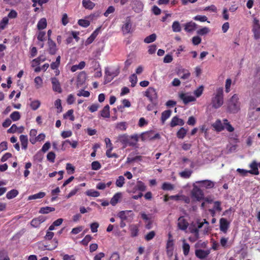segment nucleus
<instances>
[{"instance_id":"obj_9","label":"nucleus","mask_w":260,"mask_h":260,"mask_svg":"<svg viewBox=\"0 0 260 260\" xmlns=\"http://www.w3.org/2000/svg\"><path fill=\"white\" fill-rule=\"evenodd\" d=\"M230 223L226 218H221L219 220V229L221 232L226 234L230 227Z\"/></svg>"},{"instance_id":"obj_29","label":"nucleus","mask_w":260,"mask_h":260,"mask_svg":"<svg viewBox=\"0 0 260 260\" xmlns=\"http://www.w3.org/2000/svg\"><path fill=\"white\" fill-rule=\"evenodd\" d=\"M132 212L131 210L121 211L117 214V216L121 220H126L127 219V214Z\"/></svg>"},{"instance_id":"obj_56","label":"nucleus","mask_w":260,"mask_h":260,"mask_svg":"<svg viewBox=\"0 0 260 260\" xmlns=\"http://www.w3.org/2000/svg\"><path fill=\"white\" fill-rule=\"evenodd\" d=\"M204 86L203 85H201L194 91V94L196 97L199 98L202 94Z\"/></svg>"},{"instance_id":"obj_44","label":"nucleus","mask_w":260,"mask_h":260,"mask_svg":"<svg viewBox=\"0 0 260 260\" xmlns=\"http://www.w3.org/2000/svg\"><path fill=\"white\" fill-rule=\"evenodd\" d=\"M74 110L73 109H70L68 110L66 114L63 115V117L64 118H69L71 121H74L75 120V117L74 116Z\"/></svg>"},{"instance_id":"obj_45","label":"nucleus","mask_w":260,"mask_h":260,"mask_svg":"<svg viewBox=\"0 0 260 260\" xmlns=\"http://www.w3.org/2000/svg\"><path fill=\"white\" fill-rule=\"evenodd\" d=\"M161 188L164 190H172L174 188V185L168 182H164Z\"/></svg>"},{"instance_id":"obj_14","label":"nucleus","mask_w":260,"mask_h":260,"mask_svg":"<svg viewBox=\"0 0 260 260\" xmlns=\"http://www.w3.org/2000/svg\"><path fill=\"white\" fill-rule=\"evenodd\" d=\"M209 250H205L201 249H196L195 251L196 256L200 259H204L207 257L209 254Z\"/></svg>"},{"instance_id":"obj_62","label":"nucleus","mask_w":260,"mask_h":260,"mask_svg":"<svg viewBox=\"0 0 260 260\" xmlns=\"http://www.w3.org/2000/svg\"><path fill=\"white\" fill-rule=\"evenodd\" d=\"M80 188L79 186H76L73 189H72L69 193L67 196L66 198L69 199L72 196L75 195L77 192L79 190Z\"/></svg>"},{"instance_id":"obj_2","label":"nucleus","mask_w":260,"mask_h":260,"mask_svg":"<svg viewBox=\"0 0 260 260\" xmlns=\"http://www.w3.org/2000/svg\"><path fill=\"white\" fill-rule=\"evenodd\" d=\"M223 104V89L222 87L216 89L214 96L212 98L211 104L215 109L220 108Z\"/></svg>"},{"instance_id":"obj_60","label":"nucleus","mask_w":260,"mask_h":260,"mask_svg":"<svg viewBox=\"0 0 260 260\" xmlns=\"http://www.w3.org/2000/svg\"><path fill=\"white\" fill-rule=\"evenodd\" d=\"M178 122H179L178 117L177 116L173 117L170 122V126L172 127H175V126L178 125Z\"/></svg>"},{"instance_id":"obj_7","label":"nucleus","mask_w":260,"mask_h":260,"mask_svg":"<svg viewBox=\"0 0 260 260\" xmlns=\"http://www.w3.org/2000/svg\"><path fill=\"white\" fill-rule=\"evenodd\" d=\"M145 95L148 98L149 100L153 103L157 99V94L156 90L151 87L147 88L145 92Z\"/></svg>"},{"instance_id":"obj_61","label":"nucleus","mask_w":260,"mask_h":260,"mask_svg":"<svg viewBox=\"0 0 260 260\" xmlns=\"http://www.w3.org/2000/svg\"><path fill=\"white\" fill-rule=\"evenodd\" d=\"M46 60V58L43 55H40L37 58L33 59L32 62L35 63L36 65H38L41 62H43Z\"/></svg>"},{"instance_id":"obj_30","label":"nucleus","mask_w":260,"mask_h":260,"mask_svg":"<svg viewBox=\"0 0 260 260\" xmlns=\"http://www.w3.org/2000/svg\"><path fill=\"white\" fill-rule=\"evenodd\" d=\"M47 20L45 18H41L37 24V28L39 30H42L47 26Z\"/></svg>"},{"instance_id":"obj_13","label":"nucleus","mask_w":260,"mask_h":260,"mask_svg":"<svg viewBox=\"0 0 260 260\" xmlns=\"http://www.w3.org/2000/svg\"><path fill=\"white\" fill-rule=\"evenodd\" d=\"M46 217L43 216H39V217L34 218L30 222V224L34 228L39 227L40 224L46 220Z\"/></svg>"},{"instance_id":"obj_48","label":"nucleus","mask_w":260,"mask_h":260,"mask_svg":"<svg viewBox=\"0 0 260 260\" xmlns=\"http://www.w3.org/2000/svg\"><path fill=\"white\" fill-rule=\"evenodd\" d=\"M86 194L89 197H98L100 194L98 191L89 189L86 191Z\"/></svg>"},{"instance_id":"obj_47","label":"nucleus","mask_w":260,"mask_h":260,"mask_svg":"<svg viewBox=\"0 0 260 260\" xmlns=\"http://www.w3.org/2000/svg\"><path fill=\"white\" fill-rule=\"evenodd\" d=\"M210 31V29L207 27H204L202 28L198 29L197 31L198 35L200 36H203L208 34Z\"/></svg>"},{"instance_id":"obj_33","label":"nucleus","mask_w":260,"mask_h":260,"mask_svg":"<svg viewBox=\"0 0 260 260\" xmlns=\"http://www.w3.org/2000/svg\"><path fill=\"white\" fill-rule=\"evenodd\" d=\"M60 56L58 55L54 62H52L50 64V68L52 70H57L60 63Z\"/></svg>"},{"instance_id":"obj_59","label":"nucleus","mask_w":260,"mask_h":260,"mask_svg":"<svg viewBox=\"0 0 260 260\" xmlns=\"http://www.w3.org/2000/svg\"><path fill=\"white\" fill-rule=\"evenodd\" d=\"M55 156L54 152H49L47 155V159L48 161L53 163L55 161Z\"/></svg>"},{"instance_id":"obj_46","label":"nucleus","mask_w":260,"mask_h":260,"mask_svg":"<svg viewBox=\"0 0 260 260\" xmlns=\"http://www.w3.org/2000/svg\"><path fill=\"white\" fill-rule=\"evenodd\" d=\"M142 160V156L140 155H137L133 157H127L126 162L132 163L136 161H141Z\"/></svg>"},{"instance_id":"obj_8","label":"nucleus","mask_w":260,"mask_h":260,"mask_svg":"<svg viewBox=\"0 0 260 260\" xmlns=\"http://www.w3.org/2000/svg\"><path fill=\"white\" fill-rule=\"evenodd\" d=\"M153 134L152 132H146L144 133L141 135V140L143 141H145L160 138V135L159 134L157 133L154 135H153Z\"/></svg>"},{"instance_id":"obj_24","label":"nucleus","mask_w":260,"mask_h":260,"mask_svg":"<svg viewBox=\"0 0 260 260\" xmlns=\"http://www.w3.org/2000/svg\"><path fill=\"white\" fill-rule=\"evenodd\" d=\"M122 197V194L121 192H117L116 193L113 197L111 198L110 201V204L112 206H115L118 202H119V200Z\"/></svg>"},{"instance_id":"obj_19","label":"nucleus","mask_w":260,"mask_h":260,"mask_svg":"<svg viewBox=\"0 0 260 260\" xmlns=\"http://www.w3.org/2000/svg\"><path fill=\"white\" fill-rule=\"evenodd\" d=\"M197 28V24L192 21H189L184 24V30L187 32H192Z\"/></svg>"},{"instance_id":"obj_12","label":"nucleus","mask_w":260,"mask_h":260,"mask_svg":"<svg viewBox=\"0 0 260 260\" xmlns=\"http://www.w3.org/2000/svg\"><path fill=\"white\" fill-rule=\"evenodd\" d=\"M179 98L183 101L184 104L194 102L196 101V98L191 95H188L185 93H181L179 95Z\"/></svg>"},{"instance_id":"obj_10","label":"nucleus","mask_w":260,"mask_h":260,"mask_svg":"<svg viewBox=\"0 0 260 260\" xmlns=\"http://www.w3.org/2000/svg\"><path fill=\"white\" fill-rule=\"evenodd\" d=\"M48 51L49 53L53 55H55L58 50L56 43L51 39H48Z\"/></svg>"},{"instance_id":"obj_36","label":"nucleus","mask_w":260,"mask_h":260,"mask_svg":"<svg viewBox=\"0 0 260 260\" xmlns=\"http://www.w3.org/2000/svg\"><path fill=\"white\" fill-rule=\"evenodd\" d=\"M172 30L174 32H178L181 30V27L180 23L177 21H174L172 25Z\"/></svg>"},{"instance_id":"obj_25","label":"nucleus","mask_w":260,"mask_h":260,"mask_svg":"<svg viewBox=\"0 0 260 260\" xmlns=\"http://www.w3.org/2000/svg\"><path fill=\"white\" fill-rule=\"evenodd\" d=\"M259 115L253 110H249L247 115V118L250 121L256 120L259 117Z\"/></svg>"},{"instance_id":"obj_22","label":"nucleus","mask_w":260,"mask_h":260,"mask_svg":"<svg viewBox=\"0 0 260 260\" xmlns=\"http://www.w3.org/2000/svg\"><path fill=\"white\" fill-rule=\"evenodd\" d=\"M129 229L131 232V236L132 237H135L138 235L139 230L137 224H133L130 225Z\"/></svg>"},{"instance_id":"obj_40","label":"nucleus","mask_w":260,"mask_h":260,"mask_svg":"<svg viewBox=\"0 0 260 260\" xmlns=\"http://www.w3.org/2000/svg\"><path fill=\"white\" fill-rule=\"evenodd\" d=\"M125 183V179L123 176H119L116 181V185L118 187H121Z\"/></svg>"},{"instance_id":"obj_49","label":"nucleus","mask_w":260,"mask_h":260,"mask_svg":"<svg viewBox=\"0 0 260 260\" xmlns=\"http://www.w3.org/2000/svg\"><path fill=\"white\" fill-rule=\"evenodd\" d=\"M36 87L38 89L42 87L43 84V80L42 79L40 76H37L35 78L34 80Z\"/></svg>"},{"instance_id":"obj_35","label":"nucleus","mask_w":260,"mask_h":260,"mask_svg":"<svg viewBox=\"0 0 260 260\" xmlns=\"http://www.w3.org/2000/svg\"><path fill=\"white\" fill-rule=\"evenodd\" d=\"M183 252L184 255L186 256L188 254L189 250H190V246L189 244L186 242L185 239L183 241Z\"/></svg>"},{"instance_id":"obj_51","label":"nucleus","mask_w":260,"mask_h":260,"mask_svg":"<svg viewBox=\"0 0 260 260\" xmlns=\"http://www.w3.org/2000/svg\"><path fill=\"white\" fill-rule=\"evenodd\" d=\"M193 20L196 21H199L200 22H205L207 21L208 23H210L209 21H208L207 17L205 15H197L193 18Z\"/></svg>"},{"instance_id":"obj_28","label":"nucleus","mask_w":260,"mask_h":260,"mask_svg":"<svg viewBox=\"0 0 260 260\" xmlns=\"http://www.w3.org/2000/svg\"><path fill=\"white\" fill-rule=\"evenodd\" d=\"M172 113V111L170 110H165L161 113V121L162 124H164L167 119H168Z\"/></svg>"},{"instance_id":"obj_6","label":"nucleus","mask_w":260,"mask_h":260,"mask_svg":"<svg viewBox=\"0 0 260 260\" xmlns=\"http://www.w3.org/2000/svg\"><path fill=\"white\" fill-rule=\"evenodd\" d=\"M191 197L197 201H200L204 199L203 191L197 186H194L191 191Z\"/></svg>"},{"instance_id":"obj_41","label":"nucleus","mask_w":260,"mask_h":260,"mask_svg":"<svg viewBox=\"0 0 260 260\" xmlns=\"http://www.w3.org/2000/svg\"><path fill=\"white\" fill-rule=\"evenodd\" d=\"M156 39V35L155 34H152L149 36H147L144 39V42L147 44L153 42Z\"/></svg>"},{"instance_id":"obj_27","label":"nucleus","mask_w":260,"mask_h":260,"mask_svg":"<svg viewBox=\"0 0 260 260\" xmlns=\"http://www.w3.org/2000/svg\"><path fill=\"white\" fill-rule=\"evenodd\" d=\"M110 115V107L107 105L101 111V116L103 118H109Z\"/></svg>"},{"instance_id":"obj_54","label":"nucleus","mask_w":260,"mask_h":260,"mask_svg":"<svg viewBox=\"0 0 260 260\" xmlns=\"http://www.w3.org/2000/svg\"><path fill=\"white\" fill-rule=\"evenodd\" d=\"M9 22V18L7 17H4L0 22V29H4Z\"/></svg>"},{"instance_id":"obj_17","label":"nucleus","mask_w":260,"mask_h":260,"mask_svg":"<svg viewBox=\"0 0 260 260\" xmlns=\"http://www.w3.org/2000/svg\"><path fill=\"white\" fill-rule=\"evenodd\" d=\"M58 244V240L56 238H54L49 243H46V245H45V247L46 250H52L57 247Z\"/></svg>"},{"instance_id":"obj_52","label":"nucleus","mask_w":260,"mask_h":260,"mask_svg":"<svg viewBox=\"0 0 260 260\" xmlns=\"http://www.w3.org/2000/svg\"><path fill=\"white\" fill-rule=\"evenodd\" d=\"M11 118L14 121H17L20 118V113L18 111H14L10 115Z\"/></svg>"},{"instance_id":"obj_42","label":"nucleus","mask_w":260,"mask_h":260,"mask_svg":"<svg viewBox=\"0 0 260 260\" xmlns=\"http://www.w3.org/2000/svg\"><path fill=\"white\" fill-rule=\"evenodd\" d=\"M41 105V102L39 100L32 101L30 104V107L32 110H37Z\"/></svg>"},{"instance_id":"obj_38","label":"nucleus","mask_w":260,"mask_h":260,"mask_svg":"<svg viewBox=\"0 0 260 260\" xmlns=\"http://www.w3.org/2000/svg\"><path fill=\"white\" fill-rule=\"evenodd\" d=\"M187 130L184 127H181L177 133V137L179 139H183L186 136Z\"/></svg>"},{"instance_id":"obj_3","label":"nucleus","mask_w":260,"mask_h":260,"mask_svg":"<svg viewBox=\"0 0 260 260\" xmlns=\"http://www.w3.org/2000/svg\"><path fill=\"white\" fill-rule=\"evenodd\" d=\"M240 105L238 94H234L229 101L228 110L231 113H236L240 109Z\"/></svg>"},{"instance_id":"obj_50","label":"nucleus","mask_w":260,"mask_h":260,"mask_svg":"<svg viewBox=\"0 0 260 260\" xmlns=\"http://www.w3.org/2000/svg\"><path fill=\"white\" fill-rule=\"evenodd\" d=\"M189 231L191 233L193 234L196 238H198L199 236V231L198 228L195 226L191 225L189 228Z\"/></svg>"},{"instance_id":"obj_26","label":"nucleus","mask_w":260,"mask_h":260,"mask_svg":"<svg viewBox=\"0 0 260 260\" xmlns=\"http://www.w3.org/2000/svg\"><path fill=\"white\" fill-rule=\"evenodd\" d=\"M70 144L73 148H75L77 147L78 145V142L76 141L71 142L69 140H66L62 142L61 149L62 150H64L67 147V144Z\"/></svg>"},{"instance_id":"obj_64","label":"nucleus","mask_w":260,"mask_h":260,"mask_svg":"<svg viewBox=\"0 0 260 260\" xmlns=\"http://www.w3.org/2000/svg\"><path fill=\"white\" fill-rule=\"evenodd\" d=\"M109 260H120V255L118 252H113L111 255Z\"/></svg>"},{"instance_id":"obj_20","label":"nucleus","mask_w":260,"mask_h":260,"mask_svg":"<svg viewBox=\"0 0 260 260\" xmlns=\"http://www.w3.org/2000/svg\"><path fill=\"white\" fill-rule=\"evenodd\" d=\"M212 126L218 132H221L224 129V124L221 123V121L219 119L217 120L213 123Z\"/></svg>"},{"instance_id":"obj_1","label":"nucleus","mask_w":260,"mask_h":260,"mask_svg":"<svg viewBox=\"0 0 260 260\" xmlns=\"http://www.w3.org/2000/svg\"><path fill=\"white\" fill-rule=\"evenodd\" d=\"M139 141V136L137 134L129 136L126 134H121L118 136L115 143H120L123 149L127 146L135 147Z\"/></svg>"},{"instance_id":"obj_31","label":"nucleus","mask_w":260,"mask_h":260,"mask_svg":"<svg viewBox=\"0 0 260 260\" xmlns=\"http://www.w3.org/2000/svg\"><path fill=\"white\" fill-rule=\"evenodd\" d=\"M46 195L45 192L40 191L39 193L29 196L28 197V199L29 200H36L39 199H42Z\"/></svg>"},{"instance_id":"obj_58","label":"nucleus","mask_w":260,"mask_h":260,"mask_svg":"<svg viewBox=\"0 0 260 260\" xmlns=\"http://www.w3.org/2000/svg\"><path fill=\"white\" fill-rule=\"evenodd\" d=\"M105 142L106 143V148L109 151L112 150L113 149V144H112L110 139L109 138H106L105 139Z\"/></svg>"},{"instance_id":"obj_16","label":"nucleus","mask_w":260,"mask_h":260,"mask_svg":"<svg viewBox=\"0 0 260 260\" xmlns=\"http://www.w3.org/2000/svg\"><path fill=\"white\" fill-rule=\"evenodd\" d=\"M101 27L97 28L92 34L87 39V40L85 41V45H88L90 44H91L94 39L96 38L97 36L99 34L100 29Z\"/></svg>"},{"instance_id":"obj_57","label":"nucleus","mask_w":260,"mask_h":260,"mask_svg":"<svg viewBox=\"0 0 260 260\" xmlns=\"http://www.w3.org/2000/svg\"><path fill=\"white\" fill-rule=\"evenodd\" d=\"M155 235H156L155 232L153 231H152L149 232L148 234H147L145 236V239L147 241H149L152 240V239H153L154 237H155Z\"/></svg>"},{"instance_id":"obj_39","label":"nucleus","mask_w":260,"mask_h":260,"mask_svg":"<svg viewBox=\"0 0 260 260\" xmlns=\"http://www.w3.org/2000/svg\"><path fill=\"white\" fill-rule=\"evenodd\" d=\"M136 186L138 190L141 192L146 190V186L145 183L141 181H138Z\"/></svg>"},{"instance_id":"obj_63","label":"nucleus","mask_w":260,"mask_h":260,"mask_svg":"<svg viewBox=\"0 0 260 260\" xmlns=\"http://www.w3.org/2000/svg\"><path fill=\"white\" fill-rule=\"evenodd\" d=\"M101 168V165L98 161H94L91 163V169L93 170H98Z\"/></svg>"},{"instance_id":"obj_4","label":"nucleus","mask_w":260,"mask_h":260,"mask_svg":"<svg viewBox=\"0 0 260 260\" xmlns=\"http://www.w3.org/2000/svg\"><path fill=\"white\" fill-rule=\"evenodd\" d=\"M135 30V27L133 26L131 16L126 17L123 24L121 27V31L124 35L131 34Z\"/></svg>"},{"instance_id":"obj_53","label":"nucleus","mask_w":260,"mask_h":260,"mask_svg":"<svg viewBox=\"0 0 260 260\" xmlns=\"http://www.w3.org/2000/svg\"><path fill=\"white\" fill-rule=\"evenodd\" d=\"M92 237L90 235H87L81 241V243L84 246H87L91 240Z\"/></svg>"},{"instance_id":"obj_55","label":"nucleus","mask_w":260,"mask_h":260,"mask_svg":"<svg viewBox=\"0 0 260 260\" xmlns=\"http://www.w3.org/2000/svg\"><path fill=\"white\" fill-rule=\"evenodd\" d=\"M78 24L82 27H87L90 25V22L87 20L79 19Z\"/></svg>"},{"instance_id":"obj_21","label":"nucleus","mask_w":260,"mask_h":260,"mask_svg":"<svg viewBox=\"0 0 260 260\" xmlns=\"http://www.w3.org/2000/svg\"><path fill=\"white\" fill-rule=\"evenodd\" d=\"M197 183L206 188H211L214 186V184L212 181L208 180L199 181L197 182Z\"/></svg>"},{"instance_id":"obj_5","label":"nucleus","mask_w":260,"mask_h":260,"mask_svg":"<svg viewBox=\"0 0 260 260\" xmlns=\"http://www.w3.org/2000/svg\"><path fill=\"white\" fill-rule=\"evenodd\" d=\"M252 31L253 34V37L255 40L260 38V23L258 19L254 18L252 22Z\"/></svg>"},{"instance_id":"obj_34","label":"nucleus","mask_w":260,"mask_h":260,"mask_svg":"<svg viewBox=\"0 0 260 260\" xmlns=\"http://www.w3.org/2000/svg\"><path fill=\"white\" fill-rule=\"evenodd\" d=\"M55 211V208L50 207H42L39 210V213L41 214H48L51 212Z\"/></svg>"},{"instance_id":"obj_18","label":"nucleus","mask_w":260,"mask_h":260,"mask_svg":"<svg viewBox=\"0 0 260 260\" xmlns=\"http://www.w3.org/2000/svg\"><path fill=\"white\" fill-rule=\"evenodd\" d=\"M250 168H251L250 170H248V172L250 174L257 175L259 174L258 171V164H257L255 161H253L249 165Z\"/></svg>"},{"instance_id":"obj_23","label":"nucleus","mask_w":260,"mask_h":260,"mask_svg":"<svg viewBox=\"0 0 260 260\" xmlns=\"http://www.w3.org/2000/svg\"><path fill=\"white\" fill-rule=\"evenodd\" d=\"M22 148L26 150L27 148L28 138L26 135H21L19 137Z\"/></svg>"},{"instance_id":"obj_43","label":"nucleus","mask_w":260,"mask_h":260,"mask_svg":"<svg viewBox=\"0 0 260 260\" xmlns=\"http://www.w3.org/2000/svg\"><path fill=\"white\" fill-rule=\"evenodd\" d=\"M223 124L224 128H225L229 132H233L234 131V128L232 125L228 122L226 119L223 120Z\"/></svg>"},{"instance_id":"obj_15","label":"nucleus","mask_w":260,"mask_h":260,"mask_svg":"<svg viewBox=\"0 0 260 260\" xmlns=\"http://www.w3.org/2000/svg\"><path fill=\"white\" fill-rule=\"evenodd\" d=\"M178 227L179 229L186 230L188 226V223L183 217H180L178 220Z\"/></svg>"},{"instance_id":"obj_11","label":"nucleus","mask_w":260,"mask_h":260,"mask_svg":"<svg viewBox=\"0 0 260 260\" xmlns=\"http://www.w3.org/2000/svg\"><path fill=\"white\" fill-rule=\"evenodd\" d=\"M51 81L52 84L53 90L59 93H61L62 89L58 79L56 77H52L51 78Z\"/></svg>"},{"instance_id":"obj_32","label":"nucleus","mask_w":260,"mask_h":260,"mask_svg":"<svg viewBox=\"0 0 260 260\" xmlns=\"http://www.w3.org/2000/svg\"><path fill=\"white\" fill-rule=\"evenodd\" d=\"M82 5L85 8L89 10L92 9L95 6V4L90 0H83Z\"/></svg>"},{"instance_id":"obj_37","label":"nucleus","mask_w":260,"mask_h":260,"mask_svg":"<svg viewBox=\"0 0 260 260\" xmlns=\"http://www.w3.org/2000/svg\"><path fill=\"white\" fill-rule=\"evenodd\" d=\"M18 194V191L16 189H12L8 191L6 194L8 199H12L16 197Z\"/></svg>"}]
</instances>
